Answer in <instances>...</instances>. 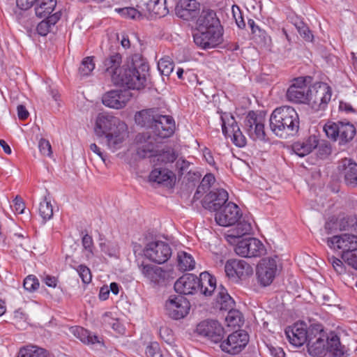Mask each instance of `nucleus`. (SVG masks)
<instances>
[{"instance_id": "nucleus-1", "label": "nucleus", "mask_w": 357, "mask_h": 357, "mask_svg": "<svg viewBox=\"0 0 357 357\" xmlns=\"http://www.w3.org/2000/svg\"><path fill=\"white\" fill-rule=\"evenodd\" d=\"M94 130L97 136L105 137L106 144L112 151L121 149L128 136L126 125L118 118L106 114H98Z\"/></svg>"}, {"instance_id": "nucleus-2", "label": "nucleus", "mask_w": 357, "mask_h": 357, "mask_svg": "<svg viewBox=\"0 0 357 357\" xmlns=\"http://www.w3.org/2000/svg\"><path fill=\"white\" fill-rule=\"evenodd\" d=\"M307 342V351L314 357H321L328 350L333 357H347L344 347L342 346L337 335L328 338L321 325L310 328V336Z\"/></svg>"}, {"instance_id": "nucleus-3", "label": "nucleus", "mask_w": 357, "mask_h": 357, "mask_svg": "<svg viewBox=\"0 0 357 357\" xmlns=\"http://www.w3.org/2000/svg\"><path fill=\"white\" fill-rule=\"evenodd\" d=\"M149 68V64L141 56L135 55L130 63L122 66L112 82L116 85L139 90L146 85Z\"/></svg>"}, {"instance_id": "nucleus-4", "label": "nucleus", "mask_w": 357, "mask_h": 357, "mask_svg": "<svg viewBox=\"0 0 357 357\" xmlns=\"http://www.w3.org/2000/svg\"><path fill=\"white\" fill-rule=\"evenodd\" d=\"M270 128L273 132L281 138L296 134L299 129V118L296 111L290 106L276 108L270 116Z\"/></svg>"}, {"instance_id": "nucleus-5", "label": "nucleus", "mask_w": 357, "mask_h": 357, "mask_svg": "<svg viewBox=\"0 0 357 357\" xmlns=\"http://www.w3.org/2000/svg\"><path fill=\"white\" fill-rule=\"evenodd\" d=\"M332 91L326 83L317 82L310 86L306 104L316 111L324 109L331 99Z\"/></svg>"}, {"instance_id": "nucleus-6", "label": "nucleus", "mask_w": 357, "mask_h": 357, "mask_svg": "<svg viewBox=\"0 0 357 357\" xmlns=\"http://www.w3.org/2000/svg\"><path fill=\"white\" fill-rule=\"evenodd\" d=\"M144 256L150 261L162 264L168 261L172 254V250L167 242L154 241L148 243L144 250Z\"/></svg>"}, {"instance_id": "nucleus-7", "label": "nucleus", "mask_w": 357, "mask_h": 357, "mask_svg": "<svg viewBox=\"0 0 357 357\" xmlns=\"http://www.w3.org/2000/svg\"><path fill=\"white\" fill-rule=\"evenodd\" d=\"M193 40L197 46L202 50L215 48L223 42V29L197 30Z\"/></svg>"}, {"instance_id": "nucleus-8", "label": "nucleus", "mask_w": 357, "mask_h": 357, "mask_svg": "<svg viewBox=\"0 0 357 357\" xmlns=\"http://www.w3.org/2000/svg\"><path fill=\"white\" fill-rule=\"evenodd\" d=\"M235 252L242 257H257L266 254L264 244L256 238H246L237 241Z\"/></svg>"}, {"instance_id": "nucleus-9", "label": "nucleus", "mask_w": 357, "mask_h": 357, "mask_svg": "<svg viewBox=\"0 0 357 357\" xmlns=\"http://www.w3.org/2000/svg\"><path fill=\"white\" fill-rule=\"evenodd\" d=\"M311 80L310 77L296 78L287 89V99L293 102L306 104Z\"/></svg>"}, {"instance_id": "nucleus-10", "label": "nucleus", "mask_w": 357, "mask_h": 357, "mask_svg": "<svg viewBox=\"0 0 357 357\" xmlns=\"http://www.w3.org/2000/svg\"><path fill=\"white\" fill-rule=\"evenodd\" d=\"M249 342L248 334L243 330L236 331L230 334L227 340L220 344L221 349L231 355L239 354Z\"/></svg>"}, {"instance_id": "nucleus-11", "label": "nucleus", "mask_w": 357, "mask_h": 357, "mask_svg": "<svg viewBox=\"0 0 357 357\" xmlns=\"http://www.w3.org/2000/svg\"><path fill=\"white\" fill-rule=\"evenodd\" d=\"M137 154L142 158H153L157 153L158 144L161 142L149 132L139 133L136 136Z\"/></svg>"}, {"instance_id": "nucleus-12", "label": "nucleus", "mask_w": 357, "mask_h": 357, "mask_svg": "<svg viewBox=\"0 0 357 357\" xmlns=\"http://www.w3.org/2000/svg\"><path fill=\"white\" fill-rule=\"evenodd\" d=\"M226 275L232 281L237 282L239 280H243L252 275L253 270L252 266L242 259H229L225 265Z\"/></svg>"}, {"instance_id": "nucleus-13", "label": "nucleus", "mask_w": 357, "mask_h": 357, "mask_svg": "<svg viewBox=\"0 0 357 357\" xmlns=\"http://www.w3.org/2000/svg\"><path fill=\"white\" fill-rule=\"evenodd\" d=\"M139 268L144 278L153 287L164 284L169 275L167 270L151 264L142 263Z\"/></svg>"}, {"instance_id": "nucleus-14", "label": "nucleus", "mask_w": 357, "mask_h": 357, "mask_svg": "<svg viewBox=\"0 0 357 357\" xmlns=\"http://www.w3.org/2000/svg\"><path fill=\"white\" fill-rule=\"evenodd\" d=\"M190 307L189 301L183 296H170L165 303L167 314L176 320L185 317L188 314Z\"/></svg>"}, {"instance_id": "nucleus-15", "label": "nucleus", "mask_w": 357, "mask_h": 357, "mask_svg": "<svg viewBox=\"0 0 357 357\" xmlns=\"http://www.w3.org/2000/svg\"><path fill=\"white\" fill-rule=\"evenodd\" d=\"M277 271V261L275 258L262 259L257 266V275L259 282L266 287L273 281Z\"/></svg>"}, {"instance_id": "nucleus-16", "label": "nucleus", "mask_w": 357, "mask_h": 357, "mask_svg": "<svg viewBox=\"0 0 357 357\" xmlns=\"http://www.w3.org/2000/svg\"><path fill=\"white\" fill-rule=\"evenodd\" d=\"M175 128V121L172 116L159 113L154 125L152 126L151 133L162 142L163 139L173 135Z\"/></svg>"}, {"instance_id": "nucleus-17", "label": "nucleus", "mask_w": 357, "mask_h": 357, "mask_svg": "<svg viewBox=\"0 0 357 357\" xmlns=\"http://www.w3.org/2000/svg\"><path fill=\"white\" fill-rule=\"evenodd\" d=\"M241 215L238 206L233 202H228L216 212L215 219L219 225L228 227L236 223Z\"/></svg>"}, {"instance_id": "nucleus-18", "label": "nucleus", "mask_w": 357, "mask_h": 357, "mask_svg": "<svg viewBox=\"0 0 357 357\" xmlns=\"http://www.w3.org/2000/svg\"><path fill=\"white\" fill-rule=\"evenodd\" d=\"M245 127L247 133L253 140H264L265 139L264 119L258 116L255 112H250L245 120Z\"/></svg>"}, {"instance_id": "nucleus-19", "label": "nucleus", "mask_w": 357, "mask_h": 357, "mask_svg": "<svg viewBox=\"0 0 357 357\" xmlns=\"http://www.w3.org/2000/svg\"><path fill=\"white\" fill-rule=\"evenodd\" d=\"M327 245L334 250H340L342 254L357 250V236L350 234L333 236L328 238Z\"/></svg>"}, {"instance_id": "nucleus-20", "label": "nucleus", "mask_w": 357, "mask_h": 357, "mask_svg": "<svg viewBox=\"0 0 357 357\" xmlns=\"http://www.w3.org/2000/svg\"><path fill=\"white\" fill-rule=\"evenodd\" d=\"M285 335L291 344L300 347L306 343L310 336V328L303 323H296L285 329Z\"/></svg>"}, {"instance_id": "nucleus-21", "label": "nucleus", "mask_w": 357, "mask_h": 357, "mask_svg": "<svg viewBox=\"0 0 357 357\" xmlns=\"http://www.w3.org/2000/svg\"><path fill=\"white\" fill-rule=\"evenodd\" d=\"M197 332L208 337L213 342H220L224 336V328L215 320H205L200 322L196 328Z\"/></svg>"}, {"instance_id": "nucleus-22", "label": "nucleus", "mask_w": 357, "mask_h": 357, "mask_svg": "<svg viewBox=\"0 0 357 357\" xmlns=\"http://www.w3.org/2000/svg\"><path fill=\"white\" fill-rule=\"evenodd\" d=\"M228 198L229 195L225 190L217 189L206 195L202 200V206L209 211L218 212L227 204Z\"/></svg>"}, {"instance_id": "nucleus-23", "label": "nucleus", "mask_w": 357, "mask_h": 357, "mask_svg": "<svg viewBox=\"0 0 357 357\" xmlns=\"http://www.w3.org/2000/svg\"><path fill=\"white\" fill-rule=\"evenodd\" d=\"M130 98L131 93L128 90H112L102 96V101L105 106L119 109L124 107Z\"/></svg>"}, {"instance_id": "nucleus-24", "label": "nucleus", "mask_w": 357, "mask_h": 357, "mask_svg": "<svg viewBox=\"0 0 357 357\" xmlns=\"http://www.w3.org/2000/svg\"><path fill=\"white\" fill-rule=\"evenodd\" d=\"M175 10L178 17L187 21L192 20L199 14L200 3L197 0H179Z\"/></svg>"}, {"instance_id": "nucleus-25", "label": "nucleus", "mask_w": 357, "mask_h": 357, "mask_svg": "<svg viewBox=\"0 0 357 357\" xmlns=\"http://www.w3.org/2000/svg\"><path fill=\"white\" fill-rule=\"evenodd\" d=\"M175 291L183 295L193 294L198 291V278L191 273H187L179 278L174 283Z\"/></svg>"}, {"instance_id": "nucleus-26", "label": "nucleus", "mask_w": 357, "mask_h": 357, "mask_svg": "<svg viewBox=\"0 0 357 357\" xmlns=\"http://www.w3.org/2000/svg\"><path fill=\"white\" fill-rule=\"evenodd\" d=\"M197 30H207L210 29H222L223 27L220 24L216 13L211 9H203L196 22Z\"/></svg>"}, {"instance_id": "nucleus-27", "label": "nucleus", "mask_w": 357, "mask_h": 357, "mask_svg": "<svg viewBox=\"0 0 357 357\" xmlns=\"http://www.w3.org/2000/svg\"><path fill=\"white\" fill-rule=\"evenodd\" d=\"M340 174L344 176L346 184L357 186V164L349 158L342 159L338 165Z\"/></svg>"}, {"instance_id": "nucleus-28", "label": "nucleus", "mask_w": 357, "mask_h": 357, "mask_svg": "<svg viewBox=\"0 0 357 357\" xmlns=\"http://www.w3.org/2000/svg\"><path fill=\"white\" fill-rule=\"evenodd\" d=\"M121 62V56L118 52H112L105 58L102 67L105 73L111 77L112 81L122 69Z\"/></svg>"}, {"instance_id": "nucleus-29", "label": "nucleus", "mask_w": 357, "mask_h": 357, "mask_svg": "<svg viewBox=\"0 0 357 357\" xmlns=\"http://www.w3.org/2000/svg\"><path fill=\"white\" fill-rule=\"evenodd\" d=\"M319 139L317 136L311 135L303 141L294 142L292 150L299 157H304L310 153L318 146Z\"/></svg>"}, {"instance_id": "nucleus-30", "label": "nucleus", "mask_w": 357, "mask_h": 357, "mask_svg": "<svg viewBox=\"0 0 357 357\" xmlns=\"http://www.w3.org/2000/svg\"><path fill=\"white\" fill-rule=\"evenodd\" d=\"M159 112L155 109H148L138 112L135 116V120L137 125L152 130Z\"/></svg>"}, {"instance_id": "nucleus-31", "label": "nucleus", "mask_w": 357, "mask_h": 357, "mask_svg": "<svg viewBox=\"0 0 357 357\" xmlns=\"http://www.w3.org/2000/svg\"><path fill=\"white\" fill-rule=\"evenodd\" d=\"M251 231V224L243 220L238 222L234 228L227 231L226 238L230 243H237L240 238L250 234Z\"/></svg>"}, {"instance_id": "nucleus-32", "label": "nucleus", "mask_w": 357, "mask_h": 357, "mask_svg": "<svg viewBox=\"0 0 357 357\" xmlns=\"http://www.w3.org/2000/svg\"><path fill=\"white\" fill-rule=\"evenodd\" d=\"M198 290L204 296H211L216 287L215 278L207 272H203L199 275Z\"/></svg>"}, {"instance_id": "nucleus-33", "label": "nucleus", "mask_w": 357, "mask_h": 357, "mask_svg": "<svg viewBox=\"0 0 357 357\" xmlns=\"http://www.w3.org/2000/svg\"><path fill=\"white\" fill-rule=\"evenodd\" d=\"M150 181L163 184L167 186L171 185L174 174L172 172L162 168H155L149 175Z\"/></svg>"}, {"instance_id": "nucleus-34", "label": "nucleus", "mask_w": 357, "mask_h": 357, "mask_svg": "<svg viewBox=\"0 0 357 357\" xmlns=\"http://www.w3.org/2000/svg\"><path fill=\"white\" fill-rule=\"evenodd\" d=\"M56 6V0H37L35 13L40 18L50 17Z\"/></svg>"}, {"instance_id": "nucleus-35", "label": "nucleus", "mask_w": 357, "mask_h": 357, "mask_svg": "<svg viewBox=\"0 0 357 357\" xmlns=\"http://www.w3.org/2000/svg\"><path fill=\"white\" fill-rule=\"evenodd\" d=\"M177 158V154L173 149L168 148L160 152L155 153L152 158V162L154 165H165L169 162H173Z\"/></svg>"}, {"instance_id": "nucleus-36", "label": "nucleus", "mask_w": 357, "mask_h": 357, "mask_svg": "<svg viewBox=\"0 0 357 357\" xmlns=\"http://www.w3.org/2000/svg\"><path fill=\"white\" fill-rule=\"evenodd\" d=\"M195 261L192 255L186 252L181 251L177 254V266L179 270L186 271L192 270Z\"/></svg>"}, {"instance_id": "nucleus-37", "label": "nucleus", "mask_w": 357, "mask_h": 357, "mask_svg": "<svg viewBox=\"0 0 357 357\" xmlns=\"http://www.w3.org/2000/svg\"><path fill=\"white\" fill-rule=\"evenodd\" d=\"M222 130L226 137H231V133L239 128L234 116L227 113L221 116Z\"/></svg>"}, {"instance_id": "nucleus-38", "label": "nucleus", "mask_w": 357, "mask_h": 357, "mask_svg": "<svg viewBox=\"0 0 357 357\" xmlns=\"http://www.w3.org/2000/svg\"><path fill=\"white\" fill-rule=\"evenodd\" d=\"M60 15L56 13L51 15L50 17H44L45 20L41 21L37 26L36 30L40 36H46L50 31L52 26H54L59 20Z\"/></svg>"}, {"instance_id": "nucleus-39", "label": "nucleus", "mask_w": 357, "mask_h": 357, "mask_svg": "<svg viewBox=\"0 0 357 357\" xmlns=\"http://www.w3.org/2000/svg\"><path fill=\"white\" fill-rule=\"evenodd\" d=\"M220 310L227 311L233 308L234 301L224 287H221L216 298Z\"/></svg>"}, {"instance_id": "nucleus-40", "label": "nucleus", "mask_w": 357, "mask_h": 357, "mask_svg": "<svg viewBox=\"0 0 357 357\" xmlns=\"http://www.w3.org/2000/svg\"><path fill=\"white\" fill-rule=\"evenodd\" d=\"M356 134L355 127L349 123L339 122V139L340 143L351 140Z\"/></svg>"}, {"instance_id": "nucleus-41", "label": "nucleus", "mask_w": 357, "mask_h": 357, "mask_svg": "<svg viewBox=\"0 0 357 357\" xmlns=\"http://www.w3.org/2000/svg\"><path fill=\"white\" fill-rule=\"evenodd\" d=\"M165 4V0H150L147 8L153 16L161 17L168 13Z\"/></svg>"}, {"instance_id": "nucleus-42", "label": "nucleus", "mask_w": 357, "mask_h": 357, "mask_svg": "<svg viewBox=\"0 0 357 357\" xmlns=\"http://www.w3.org/2000/svg\"><path fill=\"white\" fill-rule=\"evenodd\" d=\"M215 181V176L212 174H207L202 178L200 184L195 193L194 198L199 199L200 197L206 193Z\"/></svg>"}, {"instance_id": "nucleus-43", "label": "nucleus", "mask_w": 357, "mask_h": 357, "mask_svg": "<svg viewBox=\"0 0 357 357\" xmlns=\"http://www.w3.org/2000/svg\"><path fill=\"white\" fill-rule=\"evenodd\" d=\"M17 357H47V351L36 346H27L22 348Z\"/></svg>"}, {"instance_id": "nucleus-44", "label": "nucleus", "mask_w": 357, "mask_h": 357, "mask_svg": "<svg viewBox=\"0 0 357 357\" xmlns=\"http://www.w3.org/2000/svg\"><path fill=\"white\" fill-rule=\"evenodd\" d=\"M75 334H77V337L85 344L100 343L99 337L92 335L89 331L81 327H77L74 330Z\"/></svg>"}, {"instance_id": "nucleus-45", "label": "nucleus", "mask_w": 357, "mask_h": 357, "mask_svg": "<svg viewBox=\"0 0 357 357\" xmlns=\"http://www.w3.org/2000/svg\"><path fill=\"white\" fill-rule=\"evenodd\" d=\"M227 315L225 317V321L227 323L229 326H239L242 323V314L241 313L236 310H234L231 308V310H228Z\"/></svg>"}, {"instance_id": "nucleus-46", "label": "nucleus", "mask_w": 357, "mask_h": 357, "mask_svg": "<svg viewBox=\"0 0 357 357\" xmlns=\"http://www.w3.org/2000/svg\"><path fill=\"white\" fill-rule=\"evenodd\" d=\"M174 63L169 57H164L159 60L158 68L162 75L169 76L174 69Z\"/></svg>"}, {"instance_id": "nucleus-47", "label": "nucleus", "mask_w": 357, "mask_h": 357, "mask_svg": "<svg viewBox=\"0 0 357 357\" xmlns=\"http://www.w3.org/2000/svg\"><path fill=\"white\" fill-rule=\"evenodd\" d=\"M39 213L45 221L52 218L53 215V208L50 201H48L47 198H45L44 200L40 203Z\"/></svg>"}, {"instance_id": "nucleus-48", "label": "nucleus", "mask_w": 357, "mask_h": 357, "mask_svg": "<svg viewBox=\"0 0 357 357\" xmlns=\"http://www.w3.org/2000/svg\"><path fill=\"white\" fill-rule=\"evenodd\" d=\"M82 244L83 247L84 252L85 253V256L87 259L92 258L94 255L93 252V241L92 237L86 234L82 239Z\"/></svg>"}, {"instance_id": "nucleus-49", "label": "nucleus", "mask_w": 357, "mask_h": 357, "mask_svg": "<svg viewBox=\"0 0 357 357\" xmlns=\"http://www.w3.org/2000/svg\"><path fill=\"white\" fill-rule=\"evenodd\" d=\"M93 57L87 56L83 59L79 68V73L82 76H88L95 68Z\"/></svg>"}, {"instance_id": "nucleus-50", "label": "nucleus", "mask_w": 357, "mask_h": 357, "mask_svg": "<svg viewBox=\"0 0 357 357\" xmlns=\"http://www.w3.org/2000/svg\"><path fill=\"white\" fill-rule=\"evenodd\" d=\"M324 130L327 137L333 141L339 139V122L331 123L328 122L324 127Z\"/></svg>"}, {"instance_id": "nucleus-51", "label": "nucleus", "mask_w": 357, "mask_h": 357, "mask_svg": "<svg viewBox=\"0 0 357 357\" xmlns=\"http://www.w3.org/2000/svg\"><path fill=\"white\" fill-rule=\"evenodd\" d=\"M76 269L82 282L85 284H89L91 281L92 275L90 269L85 265H79L77 268L70 265Z\"/></svg>"}, {"instance_id": "nucleus-52", "label": "nucleus", "mask_w": 357, "mask_h": 357, "mask_svg": "<svg viewBox=\"0 0 357 357\" xmlns=\"http://www.w3.org/2000/svg\"><path fill=\"white\" fill-rule=\"evenodd\" d=\"M40 285L38 278L32 275H28L24 280L23 286L24 288L30 291L33 292L38 289Z\"/></svg>"}, {"instance_id": "nucleus-53", "label": "nucleus", "mask_w": 357, "mask_h": 357, "mask_svg": "<svg viewBox=\"0 0 357 357\" xmlns=\"http://www.w3.org/2000/svg\"><path fill=\"white\" fill-rule=\"evenodd\" d=\"M145 354L147 357H163L159 344L156 342H151L146 347Z\"/></svg>"}, {"instance_id": "nucleus-54", "label": "nucleus", "mask_w": 357, "mask_h": 357, "mask_svg": "<svg viewBox=\"0 0 357 357\" xmlns=\"http://www.w3.org/2000/svg\"><path fill=\"white\" fill-rule=\"evenodd\" d=\"M342 259L349 266L357 270V250L352 252H347L342 254Z\"/></svg>"}, {"instance_id": "nucleus-55", "label": "nucleus", "mask_w": 357, "mask_h": 357, "mask_svg": "<svg viewBox=\"0 0 357 357\" xmlns=\"http://www.w3.org/2000/svg\"><path fill=\"white\" fill-rule=\"evenodd\" d=\"M297 30L300 36L306 41H312L313 35L310 29L303 22H300L296 25Z\"/></svg>"}, {"instance_id": "nucleus-56", "label": "nucleus", "mask_w": 357, "mask_h": 357, "mask_svg": "<svg viewBox=\"0 0 357 357\" xmlns=\"http://www.w3.org/2000/svg\"><path fill=\"white\" fill-rule=\"evenodd\" d=\"M355 218L353 216H346L341 218L338 222L339 229L340 230H349L354 231V224Z\"/></svg>"}, {"instance_id": "nucleus-57", "label": "nucleus", "mask_w": 357, "mask_h": 357, "mask_svg": "<svg viewBox=\"0 0 357 357\" xmlns=\"http://www.w3.org/2000/svg\"><path fill=\"white\" fill-rule=\"evenodd\" d=\"M119 12L121 14L122 16L130 19H137L141 15L139 12L132 7H127L119 9Z\"/></svg>"}, {"instance_id": "nucleus-58", "label": "nucleus", "mask_w": 357, "mask_h": 357, "mask_svg": "<svg viewBox=\"0 0 357 357\" xmlns=\"http://www.w3.org/2000/svg\"><path fill=\"white\" fill-rule=\"evenodd\" d=\"M231 137H233V142L236 146L243 147L246 144L245 137L243 135L240 128L231 132Z\"/></svg>"}, {"instance_id": "nucleus-59", "label": "nucleus", "mask_w": 357, "mask_h": 357, "mask_svg": "<svg viewBox=\"0 0 357 357\" xmlns=\"http://www.w3.org/2000/svg\"><path fill=\"white\" fill-rule=\"evenodd\" d=\"M40 153L44 155L51 156L52 154V146L50 142L45 139H40L38 144Z\"/></svg>"}, {"instance_id": "nucleus-60", "label": "nucleus", "mask_w": 357, "mask_h": 357, "mask_svg": "<svg viewBox=\"0 0 357 357\" xmlns=\"http://www.w3.org/2000/svg\"><path fill=\"white\" fill-rule=\"evenodd\" d=\"M330 261L333 268L338 274H343L345 273V267L343 262L340 259L332 257L330 258Z\"/></svg>"}, {"instance_id": "nucleus-61", "label": "nucleus", "mask_w": 357, "mask_h": 357, "mask_svg": "<svg viewBox=\"0 0 357 357\" xmlns=\"http://www.w3.org/2000/svg\"><path fill=\"white\" fill-rule=\"evenodd\" d=\"M13 208L16 213L22 214L25 209V204L20 196H16L13 200Z\"/></svg>"}, {"instance_id": "nucleus-62", "label": "nucleus", "mask_w": 357, "mask_h": 357, "mask_svg": "<svg viewBox=\"0 0 357 357\" xmlns=\"http://www.w3.org/2000/svg\"><path fill=\"white\" fill-rule=\"evenodd\" d=\"M238 13H236L234 10V6L232 7V13L234 17L236 20V23L238 28L243 29L245 26V21L242 17L241 13L238 8V7H236Z\"/></svg>"}, {"instance_id": "nucleus-63", "label": "nucleus", "mask_w": 357, "mask_h": 357, "mask_svg": "<svg viewBox=\"0 0 357 357\" xmlns=\"http://www.w3.org/2000/svg\"><path fill=\"white\" fill-rule=\"evenodd\" d=\"M37 0H16L17 6L22 10H27L33 5L36 6Z\"/></svg>"}, {"instance_id": "nucleus-64", "label": "nucleus", "mask_w": 357, "mask_h": 357, "mask_svg": "<svg viewBox=\"0 0 357 357\" xmlns=\"http://www.w3.org/2000/svg\"><path fill=\"white\" fill-rule=\"evenodd\" d=\"M43 281L47 286L53 288L56 287L58 282V280L56 277L50 275H45L43 278Z\"/></svg>"}]
</instances>
